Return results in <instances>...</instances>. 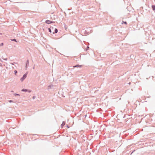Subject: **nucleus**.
<instances>
[{
  "mask_svg": "<svg viewBox=\"0 0 155 155\" xmlns=\"http://www.w3.org/2000/svg\"><path fill=\"white\" fill-rule=\"evenodd\" d=\"M27 74V73L24 74L23 77L21 78L20 79V80L22 81L26 77Z\"/></svg>",
  "mask_w": 155,
  "mask_h": 155,
  "instance_id": "f257e3e1",
  "label": "nucleus"
},
{
  "mask_svg": "<svg viewBox=\"0 0 155 155\" xmlns=\"http://www.w3.org/2000/svg\"><path fill=\"white\" fill-rule=\"evenodd\" d=\"M45 22L46 23H47L48 24H50V23H52V22L50 20H46L45 21Z\"/></svg>",
  "mask_w": 155,
  "mask_h": 155,
  "instance_id": "f03ea898",
  "label": "nucleus"
},
{
  "mask_svg": "<svg viewBox=\"0 0 155 155\" xmlns=\"http://www.w3.org/2000/svg\"><path fill=\"white\" fill-rule=\"evenodd\" d=\"M152 8L153 11L155 10V5H152L151 6Z\"/></svg>",
  "mask_w": 155,
  "mask_h": 155,
  "instance_id": "7ed1b4c3",
  "label": "nucleus"
},
{
  "mask_svg": "<svg viewBox=\"0 0 155 155\" xmlns=\"http://www.w3.org/2000/svg\"><path fill=\"white\" fill-rule=\"evenodd\" d=\"M65 123L64 122H63L62 123L61 125V126L62 128L65 125Z\"/></svg>",
  "mask_w": 155,
  "mask_h": 155,
  "instance_id": "20e7f679",
  "label": "nucleus"
},
{
  "mask_svg": "<svg viewBox=\"0 0 155 155\" xmlns=\"http://www.w3.org/2000/svg\"><path fill=\"white\" fill-rule=\"evenodd\" d=\"M58 32V30L56 28H55V30H54V32H53V34H54V33H57Z\"/></svg>",
  "mask_w": 155,
  "mask_h": 155,
  "instance_id": "39448f33",
  "label": "nucleus"
},
{
  "mask_svg": "<svg viewBox=\"0 0 155 155\" xmlns=\"http://www.w3.org/2000/svg\"><path fill=\"white\" fill-rule=\"evenodd\" d=\"M22 91H27V90L26 89H23L22 90Z\"/></svg>",
  "mask_w": 155,
  "mask_h": 155,
  "instance_id": "423d86ee",
  "label": "nucleus"
},
{
  "mask_svg": "<svg viewBox=\"0 0 155 155\" xmlns=\"http://www.w3.org/2000/svg\"><path fill=\"white\" fill-rule=\"evenodd\" d=\"M48 30H49V32H50L51 33V30L50 28H49Z\"/></svg>",
  "mask_w": 155,
  "mask_h": 155,
  "instance_id": "0eeeda50",
  "label": "nucleus"
},
{
  "mask_svg": "<svg viewBox=\"0 0 155 155\" xmlns=\"http://www.w3.org/2000/svg\"><path fill=\"white\" fill-rule=\"evenodd\" d=\"M3 45V43H2L0 44V46H2Z\"/></svg>",
  "mask_w": 155,
  "mask_h": 155,
  "instance_id": "6e6552de",
  "label": "nucleus"
},
{
  "mask_svg": "<svg viewBox=\"0 0 155 155\" xmlns=\"http://www.w3.org/2000/svg\"><path fill=\"white\" fill-rule=\"evenodd\" d=\"M14 72H15V74H16L17 73V71H16V70Z\"/></svg>",
  "mask_w": 155,
  "mask_h": 155,
  "instance_id": "1a4fd4ad",
  "label": "nucleus"
},
{
  "mask_svg": "<svg viewBox=\"0 0 155 155\" xmlns=\"http://www.w3.org/2000/svg\"><path fill=\"white\" fill-rule=\"evenodd\" d=\"M28 60H27L26 61V65H27V64H28Z\"/></svg>",
  "mask_w": 155,
  "mask_h": 155,
  "instance_id": "9d476101",
  "label": "nucleus"
},
{
  "mask_svg": "<svg viewBox=\"0 0 155 155\" xmlns=\"http://www.w3.org/2000/svg\"><path fill=\"white\" fill-rule=\"evenodd\" d=\"M12 41H16V42H17V41H16V39H14L12 40Z\"/></svg>",
  "mask_w": 155,
  "mask_h": 155,
  "instance_id": "9b49d317",
  "label": "nucleus"
},
{
  "mask_svg": "<svg viewBox=\"0 0 155 155\" xmlns=\"http://www.w3.org/2000/svg\"><path fill=\"white\" fill-rule=\"evenodd\" d=\"M79 66L80 67H81L82 66L81 65L80 66Z\"/></svg>",
  "mask_w": 155,
  "mask_h": 155,
  "instance_id": "f8f14e48",
  "label": "nucleus"
},
{
  "mask_svg": "<svg viewBox=\"0 0 155 155\" xmlns=\"http://www.w3.org/2000/svg\"><path fill=\"white\" fill-rule=\"evenodd\" d=\"M9 101V102H12V101L10 100V101Z\"/></svg>",
  "mask_w": 155,
  "mask_h": 155,
  "instance_id": "ddd939ff",
  "label": "nucleus"
},
{
  "mask_svg": "<svg viewBox=\"0 0 155 155\" xmlns=\"http://www.w3.org/2000/svg\"><path fill=\"white\" fill-rule=\"evenodd\" d=\"M15 95H19V94H15Z\"/></svg>",
  "mask_w": 155,
  "mask_h": 155,
  "instance_id": "4468645a",
  "label": "nucleus"
},
{
  "mask_svg": "<svg viewBox=\"0 0 155 155\" xmlns=\"http://www.w3.org/2000/svg\"><path fill=\"white\" fill-rule=\"evenodd\" d=\"M124 23H125V24H127V23H126V22H124Z\"/></svg>",
  "mask_w": 155,
  "mask_h": 155,
  "instance_id": "2eb2a0df",
  "label": "nucleus"
},
{
  "mask_svg": "<svg viewBox=\"0 0 155 155\" xmlns=\"http://www.w3.org/2000/svg\"><path fill=\"white\" fill-rule=\"evenodd\" d=\"M89 48V47L87 46V48Z\"/></svg>",
  "mask_w": 155,
  "mask_h": 155,
  "instance_id": "dca6fc26",
  "label": "nucleus"
}]
</instances>
